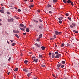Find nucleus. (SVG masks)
<instances>
[{
    "mask_svg": "<svg viewBox=\"0 0 79 79\" xmlns=\"http://www.w3.org/2000/svg\"><path fill=\"white\" fill-rule=\"evenodd\" d=\"M61 54H59L56 56L55 58H59V57H60L61 56Z\"/></svg>",
    "mask_w": 79,
    "mask_h": 79,
    "instance_id": "f257e3e1",
    "label": "nucleus"
},
{
    "mask_svg": "<svg viewBox=\"0 0 79 79\" xmlns=\"http://www.w3.org/2000/svg\"><path fill=\"white\" fill-rule=\"evenodd\" d=\"M13 32H14V33H15V34H18V33H19V31L13 30Z\"/></svg>",
    "mask_w": 79,
    "mask_h": 79,
    "instance_id": "f03ea898",
    "label": "nucleus"
},
{
    "mask_svg": "<svg viewBox=\"0 0 79 79\" xmlns=\"http://www.w3.org/2000/svg\"><path fill=\"white\" fill-rule=\"evenodd\" d=\"M23 71H25V72H28V70H27V69H23Z\"/></svg>",
    "mask_w": 79,
    "mask_h": 79,
    "instance_id": "7ed1b4c3",
    "label": "nucleus"
},
{
    "mask_svg": "<svg viewBox=\"0 0 79 79\" xmlns=\"http://www.w3.org/2000/svg\"><path fill=\"white\" fill-rule=\"evenodd\" d=\"M61 64H59L57 65V68H60L61 66Z\"/></svg>",
    "mask_w": 79,
    "mask_h": 79,
    "instance_id": "20e7f679",
    "label": "nucleus"
},
{
    "mask_svg": "<svg viewBox=\"0 0 79 79\" xmlns=\"http://www.w3.org/2000/svg\"><path fill=\"white\" fill-rule=\"evenodd\" d=\"M41 48H42V50H44L45 49V47H44V46H42L41 47Z\"/></svg>",
    "mask_w": 79,
    "mask_h": 79,
    "instance_id": "39448f33",
    "label": "nucleus"
},
{
    "mask_svg": "<svg viewBox=\"0 0 79 79\" xmlns=\"http://www.w3.org/2000/svg\"><path fill=\"white\" fill-rule=\"evenodd\" d=\"M14 35L15 36H16V37L18 38V39H19V36H18V35L16 34H15Z\"/></svg>",
    "mask_w": 79,
    "mask_h": 79,
    "instance_id": "423d86ee",
    "label": "nucleus"
},
{
    "mask_svg": "<svg viewBox=\"0 0 79 79\" xmlns=\"http://www.w3.org/2000/svg\"><path fill=\"white\" fill-rule=\"evenodd\" d=\"M72 25L73 26H76V23H72Z\"/></svg>",
    "mask_w": 79,
    "mask_h": 79,
    "instance_id": "0eeeda50",
    "label": "nucleus"
},
{
    "mask_svg": "<svg viewBox=\"0 0 79 79\" xmlns=\"http://www.w3.org/2000/svg\"><path fill=\"white\" fill-rule=\"evenodd\" d=\"M26 32H29V28H26Z\"/></svg>",
    "mask_w": 79,
    "mask_h": 79,
    "instance_id": "6e6552de",
    "label": "nucleus"
},
{
    "mask_svg": "<svg viewBox=\"0 0 79 79\" xmlns=\"http://www.w3.org/2000/svg\"><path fill=\"white\" fill-rule=\"evenodd\" d=\"M71 0H68L67 1V3H70L71 2Z\"/></svg>",
    "mask_w": 79,
    "mask_h": 79,
    "instance_id": "1a4fd4ad",
    "label": "nucleus"
},
{
    "mask_svg": "<svg viewBox=\"0 0 79 79\" xmlns=\"http://www.w3.org/2000/svg\"><path fill=\"white\" fill-rule=\"evenodd\" d=\"M35 45H36L37 47H40V45H39L38 44L36 43L35 44Z\"/></svg>",
    "mask_w": 79,
    "mask_h": 79,
    "instance_id": "9d476101",
    "label": "nucleus"
},
{
    "mask_svg": "<svg viewBox=\"0 0 79 79\" xmlns=\"http://www.w3.org/2000/svg\"><path fill=\"white\" fill-rule=\"evenodd\" d=\"M37 61H38V59H35L34 61L35 63H37Z\"/></svg>",
    "mask_w": 79,
    "mask_h": 79,
    "instance_id": "9b49d317",
    "label": "nucleus"
},
{
    "mask_svg": "<svg viewBox=\"0 0 79 79\" xmlns=\"http://www.w3.org/2000/svg\"><path fill=\"white\" fill-rule=\"evenodd\" d=\"M27 62H28V61H27V60H26L24 61V63H25V64H27Z\"/></svg>",
    "mask_w": 79,
    "mask_h": 79,
    "instance_id": "f8f14e48",
    "label": "nucleus"
},
{
    "mask_svg": "<svg viewBox=\"0 0 79 79\" xmlns=\"http://www.w3.org/2000/svg\"><path fill=\"white\" fill-rule=\"evenodd\" d=\"M42 34H40V35L39 36V39H40L41 37H42Z\"/></svg>",
    "mask_w": 79,
    "mask_h": 79,
    "instance_id": "ddd939ff",
    "label": "nucleus"
},
{
    "mask_svg": "<svg viewBox=\"0 0 79 79\" xmlns=\"http://www.w3.org/2000/svg\"><path fill=\"white\" fill-rule=\"evenodd\" d=\"M58 19H59V20H61V19H63V17H59V18H58Z\"/></svg>",
    "mask_w": 79,
    "mask_h": 79,
    "instance_id": "4468645a",
    "label": "nucleus"
},
{
    "mask_svg": "<svg viewBox=\"0 0 79 79\" xmlns=\"http://www.w3.org/2000/svg\"><path fill=\"white\" fill-rule=\"evenodd\" d=\"M58 34V32L57 31H56L55 32V34L56 35H57Z\"/></svg>",
    "mask_w": 79,
    "mask_h": 79,
    "instance_id": "2eb2a0df",
    "label": "nucleus"
},
{
    "mask_svg": "<svg viewBox=\"0 0 79 79\" xmlns=\"http://www.w3.org/2000/svg\"><path fill=\"white\" fill-rule=\"evenodd\" d=\"M73 31L74 32H75V33H78V31H76L74 30H73Z\"/></svg>",
    "mask_w": 79,
    "mask_h": 79,
    "instance_id": "dca6fc26",
    "label": "nucleus"
},
{
    "mask_svg": "<svg viewBox=\"0 0 79 79\" xmlns=\"http://www.w3.org/2000/svg\"><path fill=\"white\" fill-rule=\"evenodd\" d=\"M31 73H29L27 75V76H28V77H29V76H31Z\"/></svg>",
    "mask_w": 79,
    "mask_h": 79,
    "instance_id": "f3484780",
    "label": "nucleus"
},
{
    "mask_svg": "<svg viewBox=\"0 0 79 79\" xmlns=\"http://www.w3.org/2000/svg\"><path fill=\"white\" fill-rule=\"evenodd\" d=\"M70 26L71 28H72V29H73V28H74V27H73L72 25H70Z\"/></svg>",
    "mask_w": 79,
    "mask_h": 79,
    "instance_id": "a211bd4d",
    "label": "nucleus"
},
{
    "mask_svg": "<svg viewBox=\"0 0 79 79\" xmlns=\"http://www.w3.org/2000/svg\"><path fill=\"white\" fill-rule=\"evenodd\" d=\"M20 26H21V27H24V25L23 24H20Z\"/></svg>",
    "mask_w": 79,
    "mask_h": 79,
    "instance_id": "6ab92c4d",
    "label": "nucleus"
},
{
    "mask_svg": "<svg viewBox=\"0 0 79 79\" xmlns=\"http://www.w3.org/2000/svg\"><path fill=\"white\" fill-rule=\"evenodd\" d=\"M20 29H21V30H22V31H25V29L24 28H20Z\"/></svg>",
    "mask_w": 79,
    "mask_h": 79,
    "instance_id": "aec40b11",
    "label": "nucleus"
},
{
    "mask_svg": "<svg viewBox=\"0 0 79 79\" xmlns=\"http://www.w3.org/2000/svg\"><path fill=\"white\" fill-rule=\"evenodd\" d=\"M9 6L10 7V10H13V7H12V6Z\"/></svg>",
    "mask_w": 79,
    "mask_h": 79,
    "instance_id": "412c9836",
    "label": "nucleus"
},
{
    "mask_svg": "<svg viewBox=\"0 0 79 79\" xmlns=\"http://www.w3.org/2000/svg\"><path fill=\"white\" fill-rule=\"evenodd\" d=\"M0 12L2 13H4V12L3 11V10H0Z\"/></svg>",
    "mask_w": 79,
    "mask_h": 79,
    "instance_id": "4be33fe9",
    "label": "nucleus"
},
{
    "mask_svg": "<svg viewBox=\"0 0 79 79\" xmlns=\"http://www.w3.org/2000/svg\"><path fill=\"white\" fill-rule=\"evenodd\" d=\"M63 2L64 3H66L67 1L66 0H63Z\"/></svg>",
    "mask_w": 79,
    "mask_h": 79,
    "instance_id": "5701e85b",
    "label": "nucleus"
},
{
    "mask_svg": "<svg viewBox=\"0 0 79 79\" xmlns=\"http://www.w3.org/2000/svg\"><path fill=\"white\" fill-rule=\"evenodd\" d=\"M64 44L63 43L61 44V47H64Z\"/></svg>",
    "mask_w": 79,
    "mask_h": 79,
    "instance_id": "b1692460",
    "label": "nucleus"
},
{
    "mask_svg": "<svg viewBox=\"0 0 79 79\" xmlns=\"http://www.w3.org/2000/svg\"><path fill=\"white\" fill-rule=\"evenodd\" d=\"M34 6L33 5H31V6H29V8H31L32 7V8Z\"/></svg>",
    "mask_w": 79,
    "mask_h": 79,
    "instance_id": "393cba45",
    "label": "nucleus"
},
{
    "mask_svg": "<svg viewBox=\"0 0 79 79\" xmlns=\"http://www.w3.org/2000/svg\"><path fill=\"white\" fill-rule=\"evenodd\" d=\"M65 15L67 16H69V14H68V13H67L65 14Z\"/></svg>",
    "mask_w": 79,
    "mask_h": 79,
    "instance_id": "a878e982",
    "label": "nucleus"
},
{
    "mask_svg": "<svg viewBox=\"0 0 79 79\" xmlns=\"http://www.w3.org/2000/svg\"><path fill=\"white\" fill-rule=\"evenodd\" d=\"M8 22H11V19H8L7 20Z\"/></svg>",
    "mask_w": 79,
    "mask_h": 79,
    "instance_id": "bb28decb",
    "label": "nucleus"
},
{
    "mask_svg": "<svg viewBox=\"0 0 79 79\" xmlns=\"http://www.w3.org/2000/svg\"><path fill=\"white\" fill-rule=\"evenodd\" d=\"M39 21L40 22H41V23H42V20H41L40 19H39Z\"/></svg>",
    "mask_w": 79,
    "mask_h": 79,
    "instance_id": "cd10ccee",
    "label": "nucleus"
},
{
    "mask_svg": "<svg viewBox=\"0 0 79 79\" xmlns=\"http://www.w3.org/2000/svg\"><path fill=\"white\" fill-rule=\"evenodd\" d=\"M71 5H72V6H74V4H73V2H71Z\"/></svg>",
    "mask_w": 79,
    "mask_h": 79,
    "instance_id": "c85d7f7f",
    "label": "nucleus"
},
{
    "mask_svg": "<svg viewBox=\"0 0 79 79\" xmlns=\"http://www.w3.org/2000/svg\"><path fill=\"white\" fill-rule=\"evenodd\" d=\"M62 64H64L65 63V62L64 61H62Z\"/></svg>",
    "mask_w": 79,
    "mask_h": 79,
    "instance_id": "c756f323",
    "label": "nucleus"
},
{
    "mask_svg": "<svg viewBox=\"0 0 79 79\" xmlns=\"http://www.w3.org/2000/svg\"><path fill=\"white\" fill-rule=\"evenodd\" d=\"M18 68H16L15 69V70H14L15 71H18Z\"/></svg>",
    "mask_w": 79,
    "mask_h": 79,
    "instance_id": "7c9ffc66",
    "label": "nucleus"
},
{
    "mask_svg": "<svg viewBox=\"0 0 79 79\" xmlns=\"http://www.w3.org/2000/svg\"><path fill=\"white\" fill-rule=\"evenodd\" d=\"M39 58H42V56L41 55H40L39 56Z\"/></svg>",
    "mask_w": 79,
    "mask_h": 79,
    "instance_id": "2f4dec72",
    "label": "nucleus"
},
{
    "mask_svg": "<svg viewBox=\"0 0 79 79\" xmlns=\"http://www.w3.org/2000/svg\"><path fill=\"white\" fill-rule=\"evenodd\" d=\"M48 7H49V8L50 7H51V5H49V4L48 5Z\"/></svg>",
    "mask_w": 79,
    "mask_h": 79,
    "instance_id": "473e14b6",
    "label": "nucleus"
},
{
    "mask_svg": "<svg viewBox=\"0 0 79 79\" xmlns=\"http://www.w3.org/2000/svg\"><path fill=\"white\" fill-rule=\"evenodd\" d=\"M11 45H12V46H14V45H15V43H14L12 44Z\"/></svg>",
    "mask_w": 79,
    "mask_h": 79,
    "instance_id": "72a5a7b5",
    "label": "nucleus"
},
{
    "mask_svg": "<svg viewBox=\"0 0 79 79\" xmlns=\"http://www.w3.org/2000/svg\"><path fill=\"white\" fill-rule=\"evenodd\" d=\"M35 22L36 24H38L39 23V22L37 20H36Z\"/></svg>",
    "mask_w": 79,
    "mask_h": 79,
    "instance_id": "f704fd0d",
    "label": "nucleus"
},
{
    "mask_svg": "<svg viewBox=\"0 0 79 79\" xmlns=\"http://www.w3.org/2000/svg\"><path fill=\"white\" fill-rule=\"evenodd\" d=\"M40 40V38H39L37 39V41H38V42H39Z\"/></svg>",
    "mask_w": 79,
    "mask_h": 79,
    "instance_id": "c9c22d12",
    "label": "nucleus"
},
{
    "mask_svg": "<svg viewBox=\"0 0 79 79\" xmlns=\"http://www.w3.org/2000/svg\"><path fill=\"white\" fill-rule=\"evenodd\" d=\"M59 23H60V24H61L62 23V22L61 20H60L59 21Z\"/></svg>",
    "mask_w": 79,
    "mask_h": 79,
    "instance_id": "e433bc0d",
    "label": "nucleus"
},
{
    "mask_svg": "<svg viewBox=\"0 0 79 79\" xmlns=\"http://www.w3.org/2000/svg\"><path fill=\"white\" fill-rule=\"evenodd\" d=\"M41 66H42V67H45V65L42 64V65H41Z\"/></svg>",
    "mask_w": 79,
    "mask_h": 79,
    "instance_id": "4c0bfd02",
    "label": "nucleus"
},
{
    "mask_svg": "<svg viewBox=\"0 0 79 79\" xmlns=\"http://www.w3.org/2000/svg\"><path fill=\"white\" fill-rule=\"evenodd\" d=\"M39 27L40 29H42V27L40 26H39Z\"/></svg>",
    "mask_w": 79,
    "mask_h": 79,
    "instance_id": "58836bf2",
    "label": "nucleus"
},
{
    "mask_svg": "<svg viewBox=\"0 0 79 79\" xmlns=\"http://www.w3.org/2000/svg\"><path fill=\"white\" fill-rule=\"evenodd\" d=\"M55 57V55H52V58H54Z\"/></svg>",
    "mask_w": 79,
    "mask_h": 79,
    "instance_id": "ea45409f",
    "label": "nucleus"
},
{
    "mask_svg": "<svg viewBox=\"0 0 79 79\" xmlns=\"http://www.w3.org/2000/svg\"><path fill=\"white\" fill-rule=\"evenodd\" d=\"M11 60V57H9V59H8V60L9 61H10V60Z\"/></svg>",
    "mask_w": 79,
    "mask_h": 79,
    "instance_id": "a19ab883",
    "label": "nucleus"
},
{
    "mask_svg": "<svg viewBox=\"0 0 79 79\" xmlns=\"http://www.w3.org/2000/svg\"><path fill=\"white\" fill-rule=\"evenodd\" d=\"M58 53V52H55V54H56V55H57Z\"/></svg>",
    "mask_w": 79,
    "mask_h": 79,
    "instance_id": "79ce46f5",
    "label": "nucleus"
},
{
    "mask_svg": "<svg viewBox=\"0 0 79 79\" xmlns=\"http://www.w3.org/2000/svg\"><path fill=\"white\" fill-rule=\"evenodd\" d=\"M68 19H69V20H70V21H71V18H69V17H68Z\"/></svg>",
    "mask_w": 79,
    "mask_h": 79,
    "instance_id": "37998d69",
    "label": "nucleus"
},
{
    "mask_svg": "<svg viewBox=\"0 0 79 79\" xmlns=\"http://www.w3.org/2000/svg\"><path fill=\"white\" fill-rule=\"evenodd\" d=\"M11 21H13V19L11 18V19H10Z\"/></svg>",
    "mask_w": 79,
    "mask_h": 79,
    "instance_id": "c03bdc74",
    "label": "nucleus"
},
{
    "mask_svg": "<svg viewBox=\"0 0 79 79\" xmlns=\"http://www.w3.org/2000/svg\"><path fill=\"white\" fill-rule=\"evenodd\" d=\"M10 41H11L12 42H14V40H10Z\"/></svg>",
    "mask_w": 79,
    "mask_h": 79,
    "instance_id": "a18cd8bd",
    "label": "nucleus"
},
{
    "mask_svg": "<svg viewBox=\"0 0 79 79\" xmlns=\"http://www.w3.org/2000/svg\"><path fill=\"white\" fill-rule=\"evenodd\" d=\"M53 2L54 3H55L56 2V0H53Z\"/></svg>",
    "mask_w": 79,
    "mask_h": 79,
    "instance_id": "49530a36",
    "label": "nucleus"
},
{
    "mask_svg": "<svg viewBox=\"0 0 79 79\" xmlns=\"http://www.w3.org/2000/svg\"><path fill=\"white\" fill-rule=\"evenodd\" d=\"M7 14H8V15H10V12H7Z\"/></svg>",
    "mask_w": 79,
    "mask_h": 79,
    "instance_id": "de8ad7c7",
    "label": "nucleus"
},
{
    "mask_svg": "<svg viewBox=\"0 0 79 79\" xmlns=\"http://www.w3.org/2000/svg\"><path fill=\"white\" fill-rule=\"evenodd\" d=\"M61 68H64V65H62L61 66Z\"/></svg>",
    "mask_w": 79,
    "mask_h": 79,
    "instance_id": "09e8293b",
    "label": "nucleus"
},
{
    "mask_svg": "<svg viewBox=\"0 0 79 79\" xmlns=\"http://www.w3.org/2000/svg\"><path fill=\"white\" fill-rule=\"evenodd\" d=\"M18 11H19V12H20V11H21V10L20 9H18Z\"/></svg>",
    "mask_w": 79,
    "mask_h": 79,
    "instance_id": "8fccbe9b",
    "label": "nucleus"
},
{
    "mask_svg": "<svg viewBox=\"0 0 79 79\" xmlns=\"http://www.w3.org/2000/svg\"><path fill=\"white\" fill-rule=\"evenodd\" d=\"M3 9H4V8H3V7H2V8H1V10H3Z\"/></svg>",
    "mask_w": 79,
    "mask_h": 79,
    "instance_id": "3c124183",
    "label": "nucleus"
},
{
    "mask_svg": "<svg viewBox=\"0 0 79 79\" xmlns=\"http://www.w3.org/2000/svg\"><path fill=\"white\" fill-rule=\"evenodd\" d=\"M49 13H52V11H49Z\"/></svg>",
    "mask_w": 79,
    "mask_h": 79,
    "instance_id": "603ef678",
    "label": "nucleus"
},
{
    "mask_svg": "<svg viewBox=\"0 0 79 79\" xmlns=\"http://www.w3.org/2000/svg\"><path fill=\"white\" fill-rule=\"evenodd\" d=\"M23 35H25L26 34V33H23Z\"/></svg>",
    "mask_w": 79,
    "mask_h": 79,
    "instance_id": "864d4df0",
    "label": "nucleus"
},
{
    "mask_svg": "<svg viewBox=\"0 0 79 79\" xmlns=\"http://www.w3.org/2000/svg\"><path fill=\"white\" fill-rule=\"evenodd\" d=\"M55 47H57V45H56V44L55 43Z\"/></svg>",
    "mask_w": 79,
    "mask_h": 79,
    "instance_id": "5fc2aeb1",
    "label": "nucleus"
},
{
    "mask_svg": "<svg viewBox=\"0 0 79 79\" xmlns=\"http://www.w3.org/2000/svg\"><path fill=\"white\" fill-rule=\"evenodd\" d=\"M54 37L56 39V36L55 35H54Z\"/></svg>",
    "mask_w": 79,
    "mask_h": 79,
    "instance_id": "6e6d98bb",
    "label": "nucleus"
},
{
    "mask_svg": "<svg viewBox=\"0 0 79 79\" xmlns=\"http://www.w3.org/2000/svg\"><path fill=\"white\" fill-rule=\"evenodd\" d=\"M67 45L68 46H70V44H68Z\"/></svg>",
    "mask_w": 79,
    "mask_h": 79,
    "instance_id": "4d7b16f0",
    "label": "nucleus"
},
{
    "mask_svg": "<svg viewBox=\"0 0 79 79\" xmlns=\"http://www.w3.org/2000/svg\"><path fill=\"white\" fill-rule=\"evenodd\" d=\"M58 34H61V32H58Z\"/></svg>",
    "mask_w": 79,
    "mask_h": 79,
    "instance_id": "13d9d810",
    "label": "nucleus"
},
{
    "mask_svg": "<svg viewBox=\"0 0 79 79\" xmlns=\"http://www.w3.org/2000/svg\"><path fill=\"white\" fill-rule=\"evenodd\" d=\"M31 58L32 59H33V58H35V56L32 57Z\"/></svg>",
    "mask_w": 79,
    "mask_h": 79,
    "instance_id": "bf43d9fd",
    "label": "nucleus"
},
{
    "mask_svg": "<svg viewBox=\"0 0 79 79\" xmlns=\"http://www.w3.org/2000/svg\"><path fill=\"white\" fill-rule=\"evenodd\" d=\"M49 55H52V53H51V52H49Z\"/></svg>",
    "mask_w": 79,
    "mask_h": 79,
    "instance_id": "052dcab7",
    "label": "nucleus"
},
{
    "mask_svg": "<svg viewBox=\"0 0 79 79\" xmlns=\"http://www.w3.org/2000/svg\"><path fill=\"white\" fill-rule=\"evenodd\" d=\"M10 72H9L7 73L8 75H9V74H10Z\"/></svg>",
    "mask_w": 79,
    "mask_h": 79,
    "instance_id": "680f3d73",
    "label": "nucleus"
},
{
    "mask_svg": "<svg viewBox=\"0 0 79 79\" xmlns=\"http://www.w3.org/2000/svg\"><path fill=\"white\" fill-rule=\"evenodd\" d=\"M7 42L8 44H10V42H8V41H7Z\"/></svg>",
    "mask_w": 79,
    "mask_h": 79,
    "instance_id": "e2e57ef3",
    "label": "nucleus"
},
{
    "mask_svg": "<svg viewBox=\"0 0 79 79\" xmlns=\"http://www.w3.org/2000/svg\"><path fill=\"white\" fill-rule=\"evenodd\" d=\"M15 9L16 10H18V8H17L16 7H14Z\"/></svg>",
    "mask_w": 79,
    "mask_h": 79,
    "instance_id": "0e129e2a",
    "label": "nucleus"
},
{
    "mask_svg": "<svg viewBox=\"0 0 79 79\" xmlns=\"http://www.w3.org/2000/svg\"><path fill=\"white\" fill-rule=\"evenodd\" d=\"M14 77V78H16V76H15Z\"/></svg>",
    "mask_w": 79,
    "mask_h": 79,
    "instance_id": "69168bd1",
    "label": "nucleus"
},
{
    "mask_svg": "<svg viewBox=\"0 0 79 79\" xmlns=\"http://www.w3.org/2000/svg\"><path fill=\"white\" fill-rule=\"evenodd\" d=\"M55 55V53H52V56Z\"/></svg>",
    "mask_w": 79,
    "mask_h": 79,
    "instance_id": "338daca9",
    "label": "nucleus"
},
{
    "mask_svg": "<svg viewBox=\"0 0 79 79\" xmlns=\"http://www.w3.org/2000/svg\"><path fill=\"white\" fill-rule=\"evenodd\" d=\"M34 79H37V78H34Z\"/></svg>",
    "mask_w": 79,
    "mask_h": 79,
    "instance_id": "774afa93",
    "label": "nucleus"
}]
</instances>
